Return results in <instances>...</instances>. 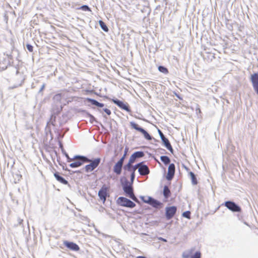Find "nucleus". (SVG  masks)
Instances as JSON below:
<instances>
[{
	"label": "nucleus",
	"mask_w": 258,
	"mask_h": 258,
	"mask_svg": "<svg viewBox=\"0 0 258 258\" xmlns=\"http://www.w3.org/2000/svg\"><path fill=\"white\" fill-rule=\"evenodd\" d=\"M75 159L74 162L71 163L69 166L71 168H77L81 166L85 163H87L90 161V159L85 156L76 155L73 157Z\"/></svg>",
	"instance_id": "obj_1"
},
{
	"label": "nucleus",
	"mask_w": 258,
	"mask_h": 258,
	"mask_svg": "<svg viewBox=\"0 0 258 258\" xmlns=\"http://www.w3.org/2000/svg\"><path fill=\"white\" fill-rule=\"evenodd\" d=\"M101 160L100 158H95L93 160L90 159V161L88 162L89 164L84 167L85 172L88 173L93 171L99 166Z\"/></svg>",
	"instance_id": "obj_2"
},
{
	"label": "nucleus",
	"mask_w": 258,
	"mask_h": 258,
	"mask_svg": "<svg viewBox=\"0 0 258 258\" xmlns=\"http://www.w3.org/2000/svg\"><path fill=\"white\" fill-rule=\"evenodd\" d=\"M130 124L132 128L141 132L144 135V138L147 140L150 141L152 139L155 140V139L153 138L145 129L140 126L136 123L132 121L130 122Z\"/></svg>",
	"instance_id": "obj_3"
},
{
	"label": "nucleus",
	"mask_w": 258,
	"mask_h": 258,
	"mask_svg": "<svg viewBox=\"0 0 258 258\" xmlns=\"http://www.w3.org/2000/svg\"><path fill=\"white\" fill-rule=\"evenodd\" d=\"M117 203L120 206L133 208L136 206L135 203L132 202L130 199H128L125 197H120L117 199Z\"/></svg>",
	"instance_id": "obj_4"
},
{
	"label": "nucleus",
	"mask_w": 258,
	"mask_h": 258,
	"mask_svg": "<svg viewBox=\"0 0 258 258\" xmlns=\"http://www.w3.org/2000/svg\"><path fill=\"white\" fill-rule=\"evenodd\" d=\"M223 205L233 212H240L241 211L240 207L231 201H226Z\"/></svg>",
	"instance_id": "obj_5"
},
{
	"label": "nucleus",
	"mask_w": 258,
	"mask_h": 258,
	"mask_svg": "<svg viewBox=\"0 0 258 258\" xmlns=\"http://www.w3.org/2000/svg\"><path fill=\"white\" fill-rule=\"evenodd\" d=\"M148 201H144L145 203L148 204L153 207L156 209H160L163 206V204L160 201L154 199L153 198L147 196Z\"/></svg>",
	"instance_id": "obj_6"
},
{
	"label": "nucleus",
	"mask_w": 258,
	"mask_h": 258,
	"mask_svg": "<svg viewBox=\"0 0 258 258\" xmlns=\"http://www.w3.org/2000/svg\"><path fill=\"white\" fill-rule=\"evenodd\" d=\"M122 189L126 196L134 191L133 184L130 183L129 181L125 179L124 182H121Z\"/></svg>",
	"instance_id": "obj_7"
},
{
	"label": "nucleus",
	"mask_w": 258,
	"mask_h": 258,
	"mask_svg": "<svg viewBox=\"0 0 258 258\" xmlns=\"http://www.w3.org/2000/svg\"><path fill=\"white\" fill-rule=\"evenodd\" d=\"M112 101L121 109L124 110L128 112H131L130 107L127 103H125L117 99H112Z\"/></svg>",
	"instance_id": "obj_8"
},
{
	"label": "nucleus",
	"mask_w": 258,
	"mask_h": 258,
	"mask_svg": "<svg viewBox=\"0 0 258 258\" xmlns=\"http://www.w3.org/2000/svg\"><path fill=\"white\" fill-rule=\"evenodd\" d=\"M253 89L258 95V73L252 74L250 78Z\"/></svg>",
	"instance_id": "obj_9"
},
{
	"label": "nucleus",
	"mask_w": 258,
	"mask_h": 258,
	"mask_svg": "<svg viewBox=\"0 0 258 258\" xmlns=\"http://www.w3.org/2000/svg\"><path fill=\"white\" fill-rule=\"evenodd\" d=\"M140 166L138 167V172L142 176H145L150 173V169L148 166L145 164L143 162L139 163Z\"/></svg>",
	"instance_id": "obj_10"
},
{
	"label": "nucleus",
	"mask_w": 258,
	"mask_h": 258,
	"mask_svg": "<svg viewBox=\"0 0 258 258\" xmlns=\"http://www.w3.org/2000/svg\"><path fill=\"white\" fill-rule=\"evenodd\" d=\"M177 211V208L175 206H171L166 208L165 216L167 220H170L175 215Z\"/></svg>",
	"instance_id": "obj_11"
},
{
	"label": "nucleus",
	"mask_w": 258,
	"mask_h": 258,
	"mask_svg": "<svg viewBox=\"0 0 258 258\" xmlns=\"http://www.w3.org/2000/svg\"><path fill=\"white\" fill-rule=\"evenodd\" d=\"M175 171V166L174 164L170 163L168 168V173L166 175V179L171 180L174 177Z\"/></svg>",
	"instance_id": "obj_12"
},
{
	"label": "nucleus",
	"mask_w": 258,
	"mask_h": 258,
	"mask_svg": "<svg viewBox=\"0 0 258 258\" xmlns=\"http://www.w3.org/2000/svg\"><path fill=\"white\" fill-rule=\"evenodd\" d=\"M63 245L73 251H78L80 250L79 245L73 242L64 241Z\"/></svg>",
	"instance_id": "obj_13"
},
{
	"label": "nucleus",
	"mask_w": 258,
	"mask_h": 258,
	"mask_svg": "<svg viewBox=\"0 0 258 258\" xmlns=\"http://www.w3.org/2000/svg\"><path fill=\"white\" fill-rule=\"evenodd\" d=\"M145 155L144 152L143 151H137L134 152L130 157L128 162L130 163H134L136 159L143 157Z\"/></svg>",
	"instance_id": "obj_14"
},
{
	"label": "nucleus",
	"mask_w": 258,
	"mask_h": 258,
	"mask_svg": "<svg viewBox=\"0 0 258 258\" xmlns=\"http://www.w3.org/2000/svg\"><path fill=\"white\" fill-rule=\"evenodd\" d=\"M107 194V188L104 186H102L98 191V197L100 200L103 201V203H104L106 201Z\"/></svg>",
	"instance_id": "obj_15"
},
{
	"label": "nucleus",
	"mask_w": 258,
	"mask_h": 258,
	"mask_svg": "<svg viewBox=\"0 0 258 258\" xmlns=\"http://www.w3.org/2000/svg\"><path fill=\"white\" fill-rule=\"evenodd\" d=\"M133 163L130 164V162H128L126 165H125L123 166V169L124 170L131 172V173H132L133 172H134V173H135L136 170H137V168L138 169V167L139 166H140V165L139 164V163H138L135 165H133Z\"/></svg>",
	"instance_id": "obj_16"
},
{
	"label": "nucleus",
	"mask_w": 258,
	"mask_h": 258,
	"mask_svg": "<svg viewBox=\"0 0 258 258\" xmlns=\"http://www.w3.org/2000/svg\"><path fill=\"white\" fill-rule=\"evenodd\" d=\"M123 163L117 161L113 167V172L117 175H120L121 173L122 167L123 168Z\"/></svg>",
	"instance_id": "obj_17"
},
{
	"label": "nucleus",
	"mask_w": 258,
	"mask_h": 258,
	"mask_svg": "<svg viewBox=\"0 0 258 258\" xmlns=\"http://www.w3.org/2000/svg\"><path fill=\"white\" fill-rule=\"evenodd\" d=\"M162 143L164 145V146L171 153H173V149L171 145V144L167 138L165 137L161 139Z\"/></svg>",
	"instance_id": "obj_18"
},
{
	"label": "nucleus",
	"mask_w": 258,
	"mask_h": 258,
	"mask_svg": "<svg viewBox=\"0 0 258 258\" xmlns=\"http://www.w3.org/2000/svg\"><path fill=\"white\" fill-rule=\"evenodd\" d=\"M86 100L88 102L90 103L92 105H95L98 107L101 108V107H103L104 106V104L103 103H100L94 99L87 98H86Z\"/></svg>",
	"instance_id": "obj_19"
},
{
	"label": "nucleus",
	"mask_w": 258,
	"mask_h": 258,
	"mask_svg": "<svg viewBox=\"0 0 258 258\" xmlns=\"http://www.w3.org/2000/svg\"><path fill=\"white\" fill-rule=\"evenodd\" d=\"M54 176L56 178V179L59 181V182L67 185L69 184L68 181L64 179L62 176H60L58 172H56L54 173Z\"/></svg>",
	"instance_id": "obj_20"
},
{
	"label": "nucleus",
	"mask_w": 258,
	"mask_h": 258,
	"mask_svg": "<svg viewBox=\"0 0 258 258\" xmlns=\"http://www.w3.org/2000/svg\"><path fill=\"white\" fill-rule=\"evenodd\" d=\"M195 250V248H191L184 251L182 254V258H190Z\"/></svg>",
	"instance_id": "obj_21"
},
{
	"label": "nucleus",
	"mask_w": 258,
	"mask_h": 258,
	"mask_svg": "<svg viewBox=\"0 0 258 258\" xmlns=\"http://www.w3.org/2000/svg\"><path fill=\"white\" fill-rule=\"evenodd\" d=\"M163 194L164 198L166 199H167L170 197V196L171 195V192H170V190L168 186L165 185L164 186Z\"/></svg>",
	"instance_id": "obj_22"
},
{
	"label": "nucleus",
	"mask_w": 258,
	"mask_h": 258,
	"mask_svg": "<svg viewBox=\"0 0 258 258\" xmlns=\"http://www.w3.org/2000/svg\"><path fill=\"white\" fill-rule=\"evenodd\" d=\"M189 175L191 178V182H192V184H194V185L197 184L198 180H197L196 174L194 172L190 171L189 172Z\"/></svg>",
	"instance_id": "obj_23"
},
{
	"label": "nucleus",
	"mask_w": 258,
	"mask_h": 258,
	"mask_svg": "<svg viewBox=\"0 0 258 258\" xmlns=\"http://www.w3.org/2000/svg\"><path fill=\"white\" fill-rule=\"evenodd\" d=\"M160 160L165 165L169 164L171 161L169 157L167 156H161Z\"/></svg>",
	"instance_id": "obj_24"
},
{
	"label": "nucleus",
	"mask_w": 258,
	"mask_h": 258,
	"mask_svg": "<svg viewBox=\"0 0 258 258\" xmlns=\"http://www.w3.org/2000/svg\"><path fill=\"white\" fill-rule=\"evenodd\" d=\"M99 24L101 29L105 32H107L109 29L106 26V24L102 20H99Z\"/></svg>",
	"instance_id": "obj_25"
},
{
	"label": "nucleus",
	"mask_w": 258,
	"mask_h": 258,
	"mask_svg": "<svg viewBox=\"0 0 258 258\" xmlns=\"http://www.w3.org/2000/svg\"><path fill=\"white\" fill-rule=\"evenodd\" d=\"M62 97V94L58 93V94H55L53 96V99L56 102H59L61 99Z\"/></svg>",
	"instance_id": "obj_26"
},
{
	"label": "nucleus",
	"mask_w": 258,
	"mask_h": 258,
	"mask_svg": "<svg viewBox=\"0 0 258 258\" xmlns=\"http://www.w3.org/2000/svg\"><path fill=\"white\" fill-rule=\"evenodd\" d=\"M158 70L160 72L164 74H167L168 73V69L163 66H160L158 67Z\"/></svg>",
	"instance_id": "obj_27"
},
{
	"label": "nucleus",
	"mask_w": 258,
	"mask_h": 258,
	"mask_svg": "<svg viewBox=\"0 0 258 258\" xmlns=\"http://www.w3.org/2000/svg\"><path fill=\"white\" fill-rule=\"evenodd\" d=\"M127 197H129L132 200H133V201H134L135 202H136L137 203L139 202L138 199L137 198V197L134 195V191L133 192H132V194H130V195H128Z\"/></svg>",
	"instance_id": "obj_28"
},
{
	"label": "nucleus",
	"mask_w": 258,
	"mask_h": 258,
	"mask_svg": "<svg viewBox=\"0 0 258 258\" xmlns=\"http://www.w3.org/2000/svg\"><path fill=\"white\" fill-rule=\"evenodd\" d=\"M127 197H129L132 200H133V201H134L135 202H136L137 203L139 202L138 199L137 198V197L134 195V191L133 192H132V194H130V195H128Z\"/></svg>",
	"instance_id": "obj_29"
},
{
	"label": "nucleus",
	"mask_w": 258,
	"mask_h": 258,
	"mask_svg": "<svg viewBox=\"0 0 258 258\" xmlns=\"http://www.w3.org/2000/svg\"><path fill=\"white\" fill-rule=\"evenodd\" d=\"M190 212L189 211H186L185 212H184L182 215L183 217L187 218L188 219H190Z\"/></svg>",
	"instance_id": "obj_30"
},
{
	"label": "nucleus",
	"mask_w": 258,
	"mask_h": 258,
	"mask_svg": "<svg viewBox=\"0 0 258 258\" xmlns=\"http://www.w3.org/2000/svg\"><path fill=\"white\" fill-rule=\"evenodd\" d=\"M80 9L84 11H91V9L87 5H83L80 8Z\"/></svg>",
	"instance_id": "obj_31"
},
{
	"label": "nucleus",
	"mask_w": 258,
	"mask_h": 258,
	"mask_svg": "<svg viewBox=\"0 0 258 258\" xmlns=\"http://www.w3.org/2000/svg\"><path fill=\"white\" fill-rule=\"evenodd\" d=\"M201 253L199 251H196L195 254L190 256V258H201Z\"/></svg>",
	"instance_id": "obj_32"
},
{
	"label": "nucleus",
	"mask_w": 258,
	"mask_h": 258,
	"mask_svg": "<svg viewBox=\"0 0 258 258\" xmlns=\"http://www.w3.org/2000/svg\"><path fill=\"white\" fill-rule=\"evenodd\" d=\"M88 116L90 118V122L91 123H93L94 121L96 122H97L96 118L94 117V116L93 115H92V114H91L90 113H88Z\"/></svg>",
	"instance_id": "obj_33"
},
{
	"label": "nucleus",
	"mask_w": 258,
	"mask_h": 258,
	"mask_svg": "<svg viewBox=\"0 0 258 258\" xmlns=\"http://www.w3.org/2000/svg\"><path fill=\"white\" fill-rule=\"evenodd\" d=\"M135 173H134V172H133L132 173H131V182H130V183L133 184L134 181L135 180Z\"/></svg>",
	"instance_id": "obj_34"
},
{
	"label": "nucleus",
	"mask_w": 258,
	"mask_h": 258,
	"mask_svg": "<svg viewBox=\"0 0 258 258\" xmlns=\"http://www.w3.org/2000/svg\"><path fill=\"white\" fill-rule=\"evenodd\" d=\"M26 47L28 50L30 52H32L33 50V47L32 45L30 44H26Z\"/></svg>",
	"instance_id": "obj_35"
},
{
	"label": "nucleus",
	"mask_w": 258,
	"mask_h": 258,
	"mask_svg": "<svg viewBox=\"0 0 258 258\" xmlns=\"http://www.w3.org/2000/svg\"><path fill=\"white\" fill-rule=\"evenodd\" d=\"M125 157H126L125 153H124L122 157L118 161L123 164Z\"/></svg>",
	"instance_id": "obj_36"
},
{
	"label": "nucleus",
	"mask_w": 258,
	"mask_h": 258,
	"mask_svg": "<svg viewBox=\"0 0 258 258\" xmlns=\"http://www.w3.org/2000/svg\"><path fill=\"white\" fill-rule=\"evenodd\" d=\"M17 221H18V224L16 225L17 226H18V225H22L23 220L21 219L20 218H18Z\"/></svg>",
	"instance_id": "obj_37"
},
{
	"label": "nucleus",
	"mask_w": 258,
	"mask_h": 258,
	"mask_svg": "<svg viewBox=\"0 0 258 258\" xmlns=\"http://www.w3.org/2000/svg\"><path fill=\"white\" fill-rule=\"evenodd\" d=\"M158 133L161 139H162L165 137V136L164 135V134H163V133L162 132V131L158 129Z\"/></svg>",
	"instance_id": "obj_38"
},
{
	"label": "nucleus",
	"mask_w": 258,
	"mask_h": 258,
	"mask_svg": "<svg viewBox=\"0 0 258 258\" xmlns=\"http://www.w3.org/2000/svg\"><path fill=\"white\" fill-rule=\"evenodd\" d=\"M103 111L108 115H110L111 113V111L107 108L103 109Z\"/></svg>",
	"instance_id": "obj_39"
},
{
	"label": "nucleus",
	"mask_w": 258,
	"mask_h": 258,
	"mask_svg": "<svg viewBox=\"0 0 258 258\" xmlns=\"http://www.w3.org/2000/svg\"><path fill=\"white\" fill-rule=\"evenodd\" d=\"M45 87V84L43 83L42 84V85L41 86L40 89H39V90L38 91V93H41L43 90V89H44Z\"/></svg>",
	"instance_id": "obj_40"
},
{
	"label": "nucleus",
	"mask_w": 258,
	"mask_h": 258,
	"mask_svg": "<svg viewBox=\"0 0 258 258\" xmlns=\"http://www.w3.org/2000/svg\"><path fill=\"white\" fill-rule=\"evenodd\" d=\"M147 197L140 196V199L144 202V201H148Z\"/></svg>",
	"instance_id": "obj_41"
},
{
	"label": "nucleus",
	"mask_w": 258,
	"mask_h": 258,
	"mask_svg": "<svg viewBox=\"0 0 258 258\" xmlns=\"http://www.w3.org/2000/svg\"><path fill=\"white\" fill-rule=\"evenodd\" d=\"M75 160V159H73V158H70L69 156L67 158V161H68V162H72V161H73V160Z\"/></svg>",
	"instance_id": "obj_42"
},
{
	"label": "nucleus",
	"mask_w": 258,
	"mask_h": 258,
	"mask_svg": "<svg viewBox=\"0 0 258 258\" xmlns=\"http://www.w3.org/2000/svg\"><path fill=\"white\" fill-rule=\"evenodd\" d=\"M99 211L100 212H103L104 211H106V209L104 208H103V207H100Z\"/></svg>",
	"instance_id": "obj_43"
},
{
	"label": "nucleus",
	"mask_w": 258,
	"mask_h": 258,
	"mask_svg": "<svg viewBox=\"0 0 258 258\" xmlns=\"http://www.w3.org/2000/svg\"><path fill=\"white\" fill-rule=\"evenodd\" d=\"M52 124L53 126H55V125H54V122H53V121H49V122H47V127H48V128L49 127H48V124Z\"/></svg>",
	"instance_id": "obj_44"
},
{
	"label": "nucleus",
	"mask_w": 258,
	"mask_h": 258,
	"mask_svg": "<svg viewBox=\"0 0 258 258\" xmlns=\"http://www.w3.org/2000/svg\"><path fill=\"white\" fill-rule=\"evenodd\" d=\"M7 56L9 59H13V56L11 54H7Z\"/></svg>",
	"instance_id": "obj_45"
},
{
	"label": "nucleus",
	"mask_w": 258,
	"mask_h": 258,
	"mask_svg": "<svg viewBox=\"0 0 258 258\" xmlns=\"http://www.w3.org/2000/svg\"><path fill=\"white\" fill-rule=\"evenodd\" d=\"M159 239L161 240L162 241H163L164 242H166L167 241V240L166 239L162 238V237H160L159 238Z\"/></svg>",
	"instance_id": "obj_46"
},
{
	"label": "nucleus",
	"mask_w": 258,
	"mask_h": 258,
	"mask_svg": "<svg viewBox=\"0 0 258 258\" xmlns=\"http://www.w3.org/2000/svg\"><path fill=\"white\" fill-rule=\"evenodd\" d=\"M14 70H16V75H18V74L19 73V70H18V69H16V68L14 69Z\"/></svg>",
	"instance_id": "obj_47"
},
{
	"label": "nucleus",
	"mask_w": 258,
	"mask_h": 258,
	"mask_svg": "<svg viewBox=\"0 0 258 258\" xmlns=\"http://www.w3.org/2000/svg\"><path fill=\"white\" fill-rule=\"evenodd\" d=\"M59 147L61 149L62 151H63V146L60 143H59Z\"/></svg>",
	"instance_id": "obj_48"
},
{
	"label": "nucleus",
	"mask_w": 258,
	"mask_h": 258,
	"mask_svg": "<svg viewBox=\"0 0 258 258\" xmlns=\"http://www.w3.org/2000/svg\"><path fill=\"white\" fill-rule=\"evenodd\" d=\"M127 151H128V149L127 148H125V149L124 150V153H125V155H126Z\"/></svg>",
	"instance_id": "obj_49"
},
{
	"label": "nucleus",
	"mask_w": 258,
	"mask_h": 258,
	"mask_svg": "<svg viewBox=\"0 0 258 258\" xmlns=\"http://www.w3.org/2000/svg\"><path fill=\"white\" fill-rule=\"evenodd\" d=\"M137 258H147V257L144 256H138L137 257Z\"/></svg>",
	"instance_id": "obj_50"
},
{
	"label": "nucleus",
	"mask_w": 258,
	"mask_h": 258,
	"mask_svg": "<svg viewBox=\"0 0 258 258\" xmlns=\"http://www.w3.org/2000/svg\"><path fill=\"white\" fill-rule=\"evenodd\" d=\"M64 155L67 157V158L69 156V155L66 152H64Z\"/></svg>",
	"instance_id": "obj_51"
},
{
	"label": "nucleus",
	"mask_w": 258,
	"mask_h": 258,
	"mask_svg": "<svg viewBox=\"0 0 258 258\" xmlns=\"http://www.w3.org/2000/svg\"><path fill=\"white\" fill-rule=\"evenodd\" d=\"M55 133H56V132H57V133L59 135V132H58V130H55Z\"/></svg>",
	"instance_id": "obj_52"
},
{
	"label": "nucleus",
	"mask_w": 258,
	"mask_h": 258,
	"mask_svg": "<svg viewBox=\"0 0 258 258\" xmlns=\"http://www.w3.org/2000/svg\"><path fill=\"white\" fill-rule=\"evenodd\" d=\"M17 87V86H14V87H11V89H14L15 88Z\"/></svg>",
	"instance_id": "obj_53"
},
{
	"label": "nucleus",
	"mask_w": 258,
	"mask_h": 258,
	"mask_svg": "<svg viewBox=\"0 0 258 258\" xmlns=\"http://www.w3.org/2000/svg\"><path fill=\"white\" fill-rule=\"evenodd\" d=\"M62 153H63L64 154V152H66L64 151V150H63V151H62Z\"/></svg>",
	"instance_id": "obj_54"
},
{
	"label": "nucleus",
	"mask_w": 258,
	"mask_h": 258,
	"mask_svg": "<svg viewBox=\"0 0 258 258\" xmlns=\"http://www.w3.org/2000/svg\"><path fill=\"white\" fill-rule=\"evenodd\" d=\"M198 110H199V112H201V110H200V109L199 108H198Z\"/></svg>",
	"instance_id": "obj_55"
},
{
	"label": "nucleus",
	"mask_w": 258,
	"mask_h": 258,
	"mask_svg": "<svg viewBox=\"0 0 258 258\" xmlns=\"http://www.w3.org/2000/svg\"><path fill=\"white\" fill-rule=\"evenodd\" d=\"M176 96H177L178 98H179V96H178V95H176Z\"/></svg>",
	"instance_id": "obj_56"
}]
</instances>
